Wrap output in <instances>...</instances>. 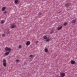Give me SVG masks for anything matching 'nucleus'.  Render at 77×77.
<instances>
[{
    "label": "nucleus",
    "mask_w": 77,
    "mask_h": 77,
    "mask_svg": "<svg viewBox=\"0 0 77 77\" xmlns=\"http://www.w3.org/2000/svg\"><path fill=\"white\" fill-rule=\"evenodd\" d=\"M6 11H5L4 12H3V14H6Z\"/></svg>",
    "instance_id": "aec40b11"
},
{
    "label": "nucleus",
    "mask_w": 77,
    "mask_h": 77,
    "mask_svg": "<svg viewBox=\"0 0 77 77\" xmlns=\"http://www.w3.org/2000/svg\"><path fill=\"white\" fill-rule=\"evenodd\" d=\"M45 52H48V49L47 48L45 49Z\"/></svg>",
    "instance_id": "ddd939ff"
},
{
    "label": "nucleus",
    "mask_w": 77,
    "mask_h": 77,
    "mask_svg": "<svg viewBox=\"0 0 77 77\" xmlns=\"http://www.w3.org/2000/svg\"><path fill=\"white\" fill-rule=\"evenodd\" d=\"M72 23H75V22H76V20H74L72 21Z\"/></svg>",
    "instance_id": "6e6552de"
},
{
    "label": "nucleus",
    "mask_w": 77,
    "mask_h": 77,
    "mask_svg": "<svg viewBox=\"0 0 77 77\" xmlns=\"http://www.w3.org/2000/svg\"><path fill=\"white\" fill-rule=\"evenodd\" d=\"M5 34H3L2 35V37H3L4 36H5Z\"/></svg>",
    "instance_id": "f3484780"
},
{
    "label": "nucleus",
    "mask_w": 77,
    "mask_h": 77,
    "mask_svg": "<svg viewBox=\"0 0 77 77\" xmlns=\"http://www.w3.org/2000/svg\"><path fill=\"white\" fill-rule=\"evenodd\" d=\"M62 26L60 27H58L57 28V29L58 30H60V29H62Z\"/></svg>",
    "instance_id": "0eeeda50"
},
{
    "label": "nucleus",
    "mask_w": 77,
    "mask_h": 77,
    "mask_svg": "<svg viewBox=\"0 0 77 77\" xmlns=\"http://www.w3.org/2000/svg\"><path fill=\"white\" fill-rule=\"evenodd\" d=\"M5 51H10L11 50V49L9 48L8 47H6L5 48Z\"/></svg>",
    "instance_id": "f03ea898"
},
{
    "label": "nucleus",
    "mask_w": 77,
    "mask_h": 77,
    "mask_svg": "<svg viewBox=\"0 0 77 77\" xmlns=\"http://www.w3.org/2000/svg\"><path fill=\"white\" fill-rule=\"evenodd\" d=\"M3 65L4 66H6V60L5 59H3Z\"/></svg>",
    "instance_id": "f257e3e1"
},
{
    "label": "nucleus",
    "mask_w": 77,
    "mask_h": 77,
    "mask_svg": "<svg viewBox=\"0 0 77 77\" xmlns=\"http://www.w3.org/2000/svg\"><path fill=\"white\" fill-rule=\"evenodd\" d=\"M32 56H33V55H30L29 57H32Z\"/></svg>",
    "instance_id": "6ab92c4d"
},
{
    "label": "nucleus",
    "mask_w": 77,
    "mask_h": 77,
    "mask_svg": "<svg viewBox=\"0 0 77 77\" xmlns=\"http://www.w3.org/2000/svg\"><path fill=\"white\" fill-rule=\"evenodd\" d=\"M71 63L72 64H74L75 63V61L73 60H72L71 61Z\"/></svg>",
    "instance_id": "1a4fd4ad"
},
{
    "label": "nucleus",
    "mask_w": 77,
    "mask_h": 77,
    "mask_svg": "<svg viewBox=\"0 0 77 77\" xmlns=\"http://www.w3.org/2000/svg\"><path fill=\"white\" fill-rule=\"evenodd\" d=\"M60 74L62 77H63L64 76H65V73H61Z\"/></svg>",
    "instance_id": "20e7f679"
},
{
    "label": "nucleus",
    "mask_w": 77,
    "mask_h": 77,
    "mask_svg": "<svg viewBox=\"0 0 77 77\" xmlns=\"http://www.w3.org/2000/svg\"><path fill=\"white\" fill-rule=\"evenodd\" d=\"M15 4H17L18 3V0H15Z\"/></svg>",
    "instance_id": "9b49d317"
},
{
    "label": "nucleus",
    "mask_w": 77,
    "mask_h": 77,
    "mask_svg": "<svg viewBox=\"0 0 77 77\" xmlns=\"http://www.w3.org/2000/svg\"><path fill=\"white\" fill-rule=\"evenodd\" d=\"M46 41L47 42H49V41H50V39H46Z\"/></svg>",
    "instance_id": "2eb2a0df"
},
{
    "label": "nucleus",
    "mask_w": 77,
    "mask_h": 77,
    "mask_svg": "<svg viewBox=\"0 0 77 77\" xmlns=\"http://www.w3.org/2000/svg\"><path fill=\"white\" fill-rule=\"evenodd\" d=\"M19 48H21V45H19Z\"/></svg>",
    "instance_id": "a211bd4d"
},
{
    "label": "nucleus",
    "mask_w": 77,
    "mask_h": 77,
    "mask_svg": "<svg viewBox=\"0 0 77 77\" xmlns=\"http://www.w3.org/2000/svg\"><path fill=\"white\" fill-rule=\"evenodd\" d=\"M43 38L45 39H47V37L46 35H45L43 37Z\"/></svg>",
    "instance_id": "f8f14e48"
},
{
    "label": "nucleus",
    "mask_w": 77,
    "mask_h": 77,
    "mask_svg": "<svg viewBox=\"0 0 77 77\" xmlns=\"http://www.w3.org/2000/svg\"><path fill=\"white\" fill-rule=\"evenodd\" d=\"M38 41H36V44H38Z\"/></svg>",
    "instance_id": "5701e85b"
},
{
    "label": "nucleus",
    "mask_w": 77,
    "mask_h": 77,
    "mask_svg": "<svg viewBox=\"0 0 77 77\" xmlns=\"http://www.w3.org/2000/svg\"><path fill=\"white\" fill-rule=\"evenodd\" d=\"M38 15H41V13H38Z\"/></svg>",
    "instance_id": "412c9836"
},
{
    "label": "nucleus",
    "mask_w": 77,
    "mask_h": 77,
    "mask_svg": "<svg viewBox=\"0 0 77 77\" xmlns=\"http://www.w3.org/2000/svg\"><path fill=\"white\" fill-rule=\"evenodd\" d=\"M9 53H10V51H9L6 52L5 53V55H8V54H9Z\"/></svg>",
    "instance_id": "9d476101"
},
{
    "label": "nucleus",
    "mask_w": 77,
    "mask_h": 77,
    "mask_svg": "<svg viewBox=\"0 0 77 77\" xmlns=\"http://www.w3.org/2000/svg\"><path fill=\"white\" fill-rule=\"evenodd\" d=\"M68 24V23L66 22L64 24V26H66V25Z\"/></svg>",
    "instance_id": "dca6fc26"
},
{
    "label": "nucleus",
    "mask_w": 77,
    "mask_h": 77,
    "mask_svg": "<svg viewBox=\"0 0 77 77\" xmlns=\"http://www.w3.org/2000/svg\"><path fill=\"white\" fill-rule=\"evenodd\" d=\"M16 61H17V62H18L19 61V60H17Z\"/></svg>",
    "instance_id": "4be33fe9"
},
{
    "label": "nucleus",
    "mask_w": 77,
    "mask_h": 77,
    "mask_svg": "<svg viewBox=\"0 0 77 77\" xmlns=\"http://www.w3.org/2000/svg\"><path fill=\"white\" fill-rule=\"evenodd\" d=\"M5 23V21L4 20H2L1 21V24H2L3 23Z\"/></svg>",
    "instance_id": "4468645a"
},
{
    "label": "nucleus",
    "mask_w": 77,
    "mask_h": 77,
    "mask_svg": "<svg viewBox=\"0 0 77 77\" xmlns=\"http://www.w3.org/2000/svg\"><path fill=\"white\" fill-rule=\"evenodd\" d=\"M16 27V26L15 25H11V26H10V27L11 29H13Z\"/></svg>",
    "instance_id": "7ed1b4c3"
},
{
    "label": "nucleus",
    "mask_w": 77,
    "mask_h": 77,
    "mask_svg": "<svg viewBox=\"0 0 77 77\" xmlns=\"http://www.w3.org/2000/svg\"><path fill=\"white\" fill-rule=\"evenodd\" d=\"M5 10H6V7H4L2 8V11H5Z\"/></svg>",
    "instance_id": "423d86ee"
},
{
    "label": "nucleus",
    "mask_w": 77,
    "mask_h": 77,
    "mask_svg": "<svg viewBox=\"0 0 77 77\" xmlns=\"http://www.w3.org/2000/svg\"><path fill=\"white\" fill-rule=\"evenodd\" d=\"M30 44V42L28 41L26 42V45L27 46H28V45H29Z\"/></svg>",
    "instance_id": "39448f33"
}]
</instances>
